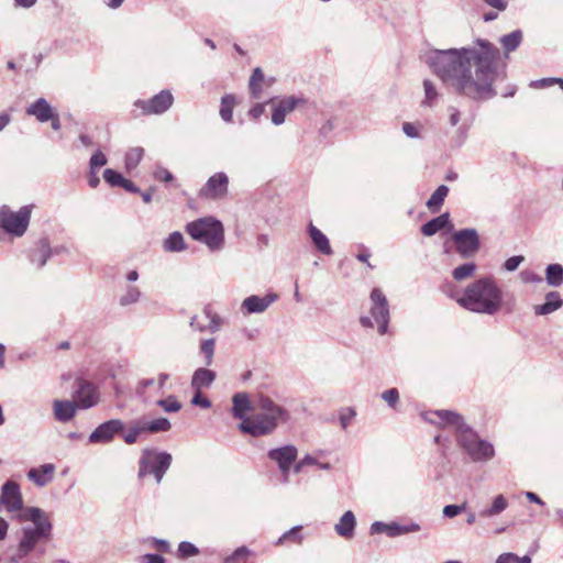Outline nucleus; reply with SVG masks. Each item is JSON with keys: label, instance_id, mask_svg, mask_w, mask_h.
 <instances>
[{"label": "nucleus", "instance_id": "20", "mask_svg": "<svg viewBox=\"0 0 563 563\" xmlns=\"http://www.w3.org/2000/svg\"><path fill=\"white\" fill-rule=\"evenodd\" d=\"M37 122H48L54 132H59L62 128L57 109L43 98H37Z\"/></svg>", "mask_w": 563, "mask_h": 563}, {"label": "nucleus", "instance_id": "29", "mask_svg": "<svg viewBox=\"0 0 563 563\" xmlns=\"http://www.w3.org/2000/svg\"><path fill=\"white\" fill-rule=\"evenodd\" d=\"M264 88H266L265 75L260 67H256L254 68L249 81L251 96L254 99H262L264 97Z\"/></svg>", "mask_w": 563, "mask_h": 563}, {"label": "nucleus", "instance_id": "25", "mask_svg": "<svg viewBox=\"0 0 563 563\" xmlns=\"http://www.w3.org/2000/svg\"><path fill=\"white\" fill-rule=\"evenodd\" d=\"M64 253H69L66 246L56 245L52 247L46 238L41 239L37 243V262H40L41 265H45L47 260L53 255H60Z\"/></svg>", "mask_w": 563, "mask_h": 563}, {"label": "nucleus", "instance_id": "8", "mask_svg": "<svg viewBox=\"0 0 563 563\" xmlns=\"http://www.w3.org/2000/svg\"><path fill=\"white\" fill-rule=\"evenodd\" d=\"M371 317H361L360 322L365 328H373L374 321L377 323L379 334H385L389 322V308L386 296L379 288H374L369 296Z\"/></svg>", "mask_w": 563, "mask_h": 563}, {"label": "nucleus", "instance_id": "32", "mask_svg": "<svg viewBox=\"0 0 563 563\" xmlns=\"http://www.w3.org/2000/svg\"><path fill=\"white\" fill-rule=\"evenodd\" d=\"M52 529L53 525L49 515L37 508V542L42 539L48 540Z\"/></svg>", "mask_w": 563, "mask_h": 563}, {"label": "nucleus", "instance_id": "30", "mask_svg": "<svg viewBox=\"0 0 563 563\" xmlns=\"http://www.w3.org/2000/svg\"><path fill=\"white\" fill-rule=\"evenodd\" d=\"M450 223L449 213H442L437 218L431 219L427 223L421 227V232L426 236H432L438 233L440 230L445 228Z\"/></svg>", "mask_w": 563, "mask_h": 563}, {"label": "nucleus", "instance_id": "34", "mask_svg": "<svg viewBox=\"0 0 563 563\" xmlns=\"http://www.w3.org/2000/svg\"><path fill=\"white\" fill-rule=\"evenodd\" d=\"M508 507V500L504 495H497L494 497L492 505L479 511V516L483 518H489L500 515Z\"/></svg>", "mask_w": 563, "mask_h": 563}, {"label": "nucleus", "instance_id": "52", "mask_svg": "<svg viewBox=\"0 0 563 563\" xmlns=\"http://www.w3.org/2000/svg\"><path fill=\"white\" fill-rule=\"evenodd\" d=\"M177 553L179 558L187 559L197 555L199 553V550L195 544L187 541H183L178 545Z\"/></svg>", "mask_w": 563, "mask_h": 563}, {"label": "nucleus", "instance_id": "56", "mask_svg": "<svg viewBox=\"0 0 563 563\" xmlns=\"http://www.w3.org/2000/svg\"><path fill=\"white\" fill-rule=\"evenodd\" d=\"M519 277L525 284H539L542 282V277L529 269L521 271Z\"/></svg>", "mask_w": 563, "mask_h": 563}, {"label": "nucleus", "instance_id": "51", "mask_svg": "<svg viewBox=\"0 0 563 563\" xmlns=\"http://www.w3.org/2000/svg\"><path fill=\"white\" fill-rule=\"evenodd\" d=\"M108 163V158L107 156L104 155V153L100 150H97L90 157L89 159V168L90 169H93V170H98L103 167L104 165H107Z\"/></svg>", "mask_w": 563, "mask_h": 563}, {"label": "nucleus", "instance_id": "3", "mask_svg": "<svg viewBox=\"0 0 563 563\" xmlns=\"http://www.w3.org/2000/svg\"><path fill=\"white\" fill-rule=\"evenodd\" d=\"M289 411L268 396L261 395L255 405V412L250 419L240 422L239 429L252 437L272 434L279 423L287 422Z\"/></svg>", "mask_w": 563, "mask_h": 563}, {"label": "nucleus", "instance_id": "33", "mask_svg": "<svg viewBox=\"0 0 563 563\" xmlns=\"http://www.w3.org/2000/svg\"><path fill=\"white\" fill-rule=\"evenodd\" d=\"M163 249L165 252L177 253L185 251L187 245L183 234L178 231H175L163 241Z\"/></svg>", "mask_w": 563, "mask_h": 563}, {"label": "nucleus", "instance_id": "62", "mask_svg": "<svg viewBox=\"0 0 563 563\" xmlns=\"http://www.w3.org/2000/svg\"><path fill=\"white\" fill-rule=\"evenodd\" d=\"M140 563H165V559L158 554H144L139 558Z\"/></svg>", "mask_w": 563, "mask_h": 563}, {"label": "nucleus", "instance_id": "54", "mask_svg": "<svg viewBox=\"0 0 563 563\" xmlns=\"http://www.w3.org/2000/svg\"><path fill=\"white\" fill-rule=\"evenodd\" d=\"M355 416H356V411L353 408H351V407L342 408L339 412L340 423H341L342 429L345 430L351 424V422Z\"/></svg>", "mask_w": 563, "mask_h": 563}, {"label": "nucleus", "instance_id": "50", "mask_svg": "<svg viewBox=\"0 0 563 563\" xmlns=\"http://www.w3.org/2000/svg\"><path fill=\"white\" fill-rule=\"evenodd\" d=\"M157 405L166 412H177L181 409V404L175 396H168L166 399L157 400Z\"/></svg>", "mask_w": 563, "mask_h": 563}, {"label": "nucleus", "instance_id": "10", "mask_svg": "<svg viewBox=\"0 0 563 563\" xmlns=\"http://www.w3.org/2000/svg\"><path fill=\"white\" fill-rule=\"evenodd\" d=\"M74 387L73 399L79 409H89L99 402V393L91 382L78 376Z\"/></svg>", "mask_w": 563, "mask_h": 563}, {"label": "nucleus", "instance_id": "44", "mask_svg": "<svg viewBox=\"0 0 563 563\" xmlns=\"http://www.w3.org/2000/svg\"><path fill=\"white\" fill-rule=\"evenodd\" d=\"M250 556L251 550L247 547H240L227 556L223 563H247Z\"/></svg>", "mask_w": 563, "mask_h": 563}, {"label": "nucleus", "instance_id": "57", "mask_svg": "<svg viewBox=\"0 0 563 563\" xmlns=\"http://www.w3.org/2000/svg\"><path fill=\"white\" fill-rule=\"evenodd\" d=\"M523 261L525 257L522 255L511 256L505 261L504 268L507 272H515Z\"/></svg>", "mask_w": 563, "mask_h": 563}, {"label": "nucleus", "instance_id": "23", "mask_svg": "<svg viewBox=\"0 0 563 563\" xmlns=\"http://www.w3.org/2000/svg\"><path fill=\"white\" fill-rule=\"evenodd\" d=\"M356 528V517L351 510H346L334 525L335 533L346 540L354 538Z\"/></svg>", "mask_w": 563, "mask_h": 563}, {"label": "nucleus", "instance_id": "48", "mask_svg": "<svg viewBox=\"0 0 563 563\" xmlns=\"http://www.w3.org/2000/svg\"><path fill=\"white\" fill-rule=\"evenodd\" d=\"M496 563H531V558L528 555L518 556L515 553L507 552L500 554L497 558Z\"/></svg>", "mask_w": 563, "mask_h": 563}, {"label": "nucleus", "instance_id": "15", "mask_svg": "<svg viewBox=\"0 0 563 563\" xmlns=\"http://www.w3.org/2000/svg\"><path fill=\"white\" fill-rule=\"evenodd\" d=\"M268 102L273 108V124L280 125L285 122L286 115L292 112L298 104L303 102V100L294 96H289L282 99L271 98Z\"/></svg>", "mask_w": 563, "mask_h": 563}, {"label": "nucleus", "instance_id": "47", "mask_svg": "<svg viewBox=\"0 0 563 563\" xmlns=\"http://www.w3.org/2000/svg\"><path fill=\"white\" fill-rule=\"evenodd\" d=\"M142 147L131 148L125 155V167L131 170L137 166L143 156Z\"/></svg>", "mask_w": 563, "mask_h": 563}, {"label": "nucleus", "instance_id": "61", "mask_svg": "<svg viewBox=\"0 0 563 563\" xmlns=\"http://www.w3.org/2000/svg\"><path fill=\"white\" fill-rule=\"evenodd\" d=\"M402 131L408 137H411V139L420 137L418 128L410 122H405L402 124Z\"/></svg>", "mask_w": 563, "mask_h": 563}, {"label": "nucleus", "instance_id": "13", "mask_svg": "<svg viewBox=\"0 0 563 563\" xmlns=\"http://www.w3.org/2000/svg\"><path fill=\"white\" fill-rule=\"evenodd\" d=\"M174 102L169 90H162L150 100H136L134 106L142 109L143 114H162L166 112Z\"/></svg>", "mask_w": 563, "mask_h": 563}, {"label": "nucleus", "instance_id": "40", "mask_svg": "<svg viewBox=\"0 0 563 563\" xmlns=\"http://www.w3.org/2000/svg\"><path fill=\"white\" fill-rule=\"evenodd\" d=\"M476 267L477 266L474 262L463 263L452 271V277L455 282L466 280L475 274Z\"/></svg>", "mask_w": 563, "mask_h": 563}, {"label": "nucleus", "instance_id": "19", "mask_svg": "<svg viewBox=\"0 0 563 563\" xmlns=\"http://www.w3.org/2000/svg\"><path fill=\"white\" fill-rule=\"evenodd\" d=\"M1 498L8 512L19 511L23 508L19 485L12 481H8L3 484Z\"/></svg>", "mask_w": 563, "mask_h": 563}, {"label": "nucleus", "instance_id": "16", "mask_svg": "<svg viewBox=\"0 0 563 563\" xmlns=\"http://www.w3.org/2000/svg\"><path fill=\"white\" fill-rule=\"evenodd\" d=\"M124 429L120 419L108 420L98 426L89 435L90 443H109L114 435Z\"/></svg>", "mask_w": 563, "mask_h": 563}, {"label": "nucleus", "instance_id": "28", "mask_svg": "<svg viewBox=\"0 0 563 563\" xmlns=\"http://www.w3.org/2000/svg\"><path fill=\"white\" fill-rule=\"evenodd\" d=\"M216 379V373L213 371L200 367L195 371L191 378V386L195 390H202L212 385Z\"/></svg>", "mask_w": 563, "mask_h": 563}, {"label": "nucleus", "instance_id": "9", "mask_svg": "<svg viewBox=\"0 0 563 563\" xmlns=\"http://www.w3.org/2000/svg\"><path fill=\"white\" fill-rule=\"evenodd\" d=\"M452 241L457 254L463 258L473 257L479 250L481 242L475 229H462L453 233Z\"/></svg>", "mask_w": 563, "mask_h": 563}, {"label": "nucleus", "instance_id": "45", "mask_svg": "<svg viewBox=\"0 0 563 563\" xmlns=\"http://www.w3.org/2000/svg\"><path fill=\"white\" fill-rule=\"evenodd\" d=\"M141 298V291L135 286L126 287L124 294L120 297V305L123 307L137 302Z\"/></svg>", "mask_w": 563, "mask_h": 563}, {"label": "nucleus", "instance_id": "46", "mask_svg": "<svg viewBox=\"0 0 563 563\" xmlns=\"http://www.w3.org/2000/svg\"><path fill=\"white\" fill-rule=\"evenodd\" d=\"M216 341L214 339L203 340L200 344V353L205 356V365L209 366L213 362Z\"/></svg>", "mask_w": 563, "mask_h": 563}, {"label": "nucleus", "instance_id": "6", "mask_svg": "<svg viewBox=\"0 0 563 563\" xmlns=\"http://www.w3.org/2000/svg\"><path fill=\"white\" fill-rule=\"evenodd\" d=\"M172 455L154 449H144L139 461V477L153 475L156 484H159L172 464Z\"/></svg>", "mask_w": 563, "mask_h": 563}, {"label": "nucleus", "instance_id": "37", "mask_svg": "<svg viewBox=\"0 0 563 563\" xmlns=\"http://www.w3.org/2000/svg\"><path fill=\"white\" fill-rule=\"evenodd\" d=\"M449 194V187L445 185L439 186L435 191L431 195V197L428 199L426 206L427 208L432 211L437 212L441 208V206L444 202L445 197Z\"/></svg>", "mask_w": 563, "mask_h": 563}, {"label": "nucleus", "instance_id": "55", "mask_svg": "<svg viewBox=\"0 0 563 563\" xmlns=\"http://www.w3.org/2000/svg\"><path fill=\"white\" fill-rule=\"evenodd\" d=\"M466 506H467L466 501L462 503L461 505H446V506H444L442 514L446 518H454L455 516L465 511Z\"/></svg>", "mask_w": 563, "mask_h": 563}, {"label": "nucleus", "instance_id": "31", "mask_svg": "<svg viewBox=\"0 0 563 563\" xmlns=\"http://www.w3.org/2000/svg\"><path fill=\"white\" fill-rule=\"evenodd\" d=\"M141 419L143 420L145 433L167 432L172 428L170 421L164 417L156 418L153 420H150L146 417H141Z\"/></svg>", "mask_w": 563, "mask_h": 563}, {"label": "nucleus", "instance_id": "53", "mask_svg": "<svg viewBox=\"0 0 563 563\" xmlns=\"http://www.w3.org/2000/svg\"><path fill=\"white\" fill-rule=\"evenodd\" d=\"M382 399L393 409H396L399 402V391L397 388H390L382 393Z\"/></svg>", "mask_w": 563, "mask_h": 563}, {"label": "nucleus", "instance_id": "41", "mask_svg": "<svg viewBox=\"0 0 563 563\" xmlns=\"http://www.w3.org/2000/svg\"><path fill=\"white\" fill-rule=\"evenodd\" d=\"M522 41V32L520 30L512 31L500 38V43L506 53L514 52Z\"/></svg>", "mask_w": 563, "mask_h": 563}, {"label": "nucleus", "instance_id": "17", "mask_svg": "<svg viewBox=\"0 0 563 563\" xmlns=\"http://www.w3.org/2000/svg\"><path fill=\"white\" fill-rule=\"evenodd\" d=\"M222 319L209 307L205 308L201 317L194 316L190 320V327L199 332L216 333L221 329Z\"/></svg>", "mask_w": 563, "mask_h": 563}, {"label": "nucleus", "instance_id": "35", "mask_svg": "<svg viewBox=\"0 0 563 563\" xmlns=\"http://www.w3.org/2000/svg\"><path fill=\"white\" fill-rule=\"evenodd\" d=\"M144 433L145 429L143 426V420L139 418L129 423V427L122 434V437L126 444H134L137 441V439Z\"/></svg>", "mask_w": 563, "mask_h": 563}, {"label": "nucleus", "instance_id": "5", "mask_svg": "<svg viewBox=\"0 0 563 563\" xmlns=\"http://www.w3.org/2000/svg\"><path fill=\"white\" fill-rule=\"evenodd\" d=\"M32 210L33 206L31 205L24 206L18 211L2 205L0 207V240H4L5 236H22L29 227Z\"/></svg>", "mask_w": 563, "mask_h": 563}, {"label": "nucleus", "instance_id": "36", "mask_svg": "<svg viewBox=\"0 0 563 563\" xmlns=\"http://www.w3.org/2000/svg\"><path fill=\"white\" fill-rule=\"evenodd\" d=\"M423 91H424V98L422 100V106L424 107H434L441 97V93L437 87V85L430 80L424 79L423 80Z\"/></svg>", "mask_w": 563, "mask_h": 563}, {"label": "nucleus", "instance_id": "24", "mask_svg": "<svg viewBox=\"0 0 563 563\" xmlns=\"http://www.w3.org/2000/svg\"><path fill=\"white\" fill-rule=\"evenodd\" d=\"M563 306V299L558 291H550L545 295V301L542 305L533 307L536 316H548L559 310Z\"/></svg>", "mask_w": 563, "mask_h": 563}, {"label": "nucleus", "instance_id": "49", "mask_svg": "<svg viewBox=\"0 0 563 563\" xmlns=\"http://www.w3.org/2000/svg\"><path fill=\"white\" fill-rule=\"evenodd\" d=\"M103 179L111 187H121L124 180V177L115 172L114 169L107 168L103 172Z\"/></svg>", "mask_w": 563, "mask_h": 563}, {"label": "nucleus", "instance_id": "43", "mask_svg": "<svg viewBox=\"0 0 563 563\" xmlns=\"http://www.w3.org/2000/svg\"><path fill=\"white\" fill-rule=\"evenodd\" d=\"M54 464H43L37 468V486H44L49 483L54 477Z\"/></svg>", "mask_w": 563, "mask_h": 563}, {"label": "nucleus", "instance_id": "27", "mask_svg": "<svg viewBox=\"0 0 563 563\" xmlns=\"http://www.w3.org/2000/svg\"><path fill=\"white\" fill-rule=\"evenodd\" d=\"M308 234L316 246V249L324 255H331L333 253L329 239L323 234L312 222L308 225Z\"/></svg>", "mask_w": 563, "mask_h": 563}, {"label": "nucleus", "instance_id": "14", "mask_svg": "<svg viewBox=\"0 0 563 563\" xmlns=\"http://www.w3.org/2000/svg\"><path fill=\"white\" fill-rule=\"evenodd\" d=\"M228 186L229 177L225 173L219 172L207 180L199 195L207 199H221L228 194Z\"/></svg>", "mask_w": 563, "mask_h": 563}, {"label": "nucleus", "instance_id": "18", "mask_svg": "<svg viewBox=\"0 0 563 563\" xmlns=\"http://www.w3.org/2000/svg\"><path fill=\"white\" fill-rule=\"evenodd\" d=\"M278 299V295L269 292L264 297L252 295L246 297L241 303L243 314L263 313L268 307Z\"/></svg>", "mask_w": 563, "mask_h": 563}, {"label": "nucleus", "instance_id": "12", "mask_svg": "<svg viewBox=\"0 0 563 563\" xmlns=\"http://www.w3.org/2000/svg\"><path fill=\"white\" fill-rule=\"evenodd\" d=\"M298 450L295 445L288 444L282 448L272 449L268 451L267 456L277 463L279 471L283 475L284 483L289 482V473L292 463L296 461Z\"/></svg>", "mask_w": 563, "mask_h": 563}, {"label": "nucleus", "instance_id": "42", "mask_svg": "<svg viewBox=\"0 0 563 563\" xmlns=\"http://www.w3.org/2000/svg\"><path fill=\"white\" fill-rule=\"evenodd\" d=\"M234 106L235 97L233 95H224L221 98L220 117L223 121H232Z\"/></svg>", "mask_w": 563, "mask_h": 563}, {"label": "nucleus", "instance_id": "39", "mask_svg": "<svg viewBox=\"0 0 563 563\" xmlns=\"http://www.w3.org/2000/svg\"><path fill=\"white\" fill-rule=\"evenodd\" d=\"M369 531L372 534L386 533L388 537L395 538L399 536V525L397 522L375 521L371 525Z\"/></svg>", "mask_w": 563, "mask_h": 563}, {"label": "nucleus", "instance_id": "63", "mask_svg": "<svg viewBox=\"0 0 563 563\" xmlns=\"http://www.w3.org/2000/svg\"><path fill=\"white\" fill-rule=\"evenodd\" d=\"M87 180H88V185L91 187V188H97L100 184V177L98 176V170H93V169H88V175H87Z\"/></svg>", "mask_w": 563, "mask_h": 563}, {"label": "nucleus", "instance_id": "26", "mask_svg": "<svg viewBox=\"0 0 563 563\" xmlns=\"http://www.w3.org/2000/svg\"><path fill=\"white\" fill-rule=\"evenodd\" d=\"M232 413L235 418L240 419L241 422L244 419H250L247 412L251 410V401L246 393H238L232 398Z\"/></svg>", "mask_w": 563, "mask_h": 563}, {"label": "nucleus", "instance_id": "2", "mask_svg": "<svg viewBox=\"0 0 563 563\" xmlns=\"http://www.w3.org/2000/svg\"><path fill=\"white\" fill-rule=\"evenodd\" d=\"M456 302L471 312L494 316L503 308L504 295L496 280L485 276L470 283Z\"/></svg>", "mask_w": 563, "mask_h": 563}, {"label": "nucleus", "instance_id": "59", "mask_svg": "<svg viewBox=\"0 0 563 563\" xmlns=\"http://www.w3.org/2000/svg\"><path fill=\"white\" fill-rule=\"evenodd\" d=\"M191 404L201 408H209L211 406L210 400L201 396V390H196V394L191 399Z\"/></svg>", "mask_w": 563, "mask_h": 563}, {"label": "nucleus", "instance_id": "64", "mask_svg": "<svg viewBox=\"0 0 563 563\" xmlns=\"http://www.w3.org/2000/svg\"><path fill=\"white\" fill-rule=\"evenodd\" d=\"M449 111V122L452 126H455L459 124L460 120H461V112L454 108V107H450L448 109Z\"/></svg>", "mask_w": 563, "mask_h": 563}, {"label": "nucleus", "instance_id": "1", "mask_svg": "<svg viewBox=\"0 0 563 563\" xmlns=\"http://www.w3.org/2000/svg\"><path fill=\"white\" fill-rule=\"evenodd\" d=\"M498 59L496 46L477 40L470 47L433 51L427 63L446 86L472 99H487L495 95L493 82L501 74Z\"/></svg>", "mask_w": 563, "mask_h": 563}, {"label": "nucleus", "instance_id": "11", "mask_svg": "<svg viewBox=\"0 0 563 563\" xmlns=\"http://www.w3.org/2000/svg\"><path fill=\"white\" fill-rule=\"evenodd\" d=\"M421 417L424 421L441 428L454 427L456 435L468 427L460 413L451 410L427 411L422 412Z\"/></svg>", "mask_w": 563, "mask_h": 563}, {"label": "nucleus", "instance_id": "4", "mask_svg": "<svg viewBox=\"0 0 563 563\" xmlns=\"http://www.w3.org/2000/svg\"><path fill=\"white\" fill-rule=\"evenodd\" d=\"M186 231L194 240L206 244L210 251H218L223 246V225L213 218H201L192 221L187 224Z\"/></svg>", "mask_w": 563, "mask_h": 563}, {"label": "nucleus", "instance_id": "22", "mask_svg": "<svg viewBox=\"0 0 563 563\" xmlns=\"http://www.w3.org/2000/svg\"><path fill=\"white\" fill-rule=\"evenodd\" d=\"M78 409L74 400L55 399L53 401L54 418L63 423L69 422L75 417Z\"/></svg>", "mask_w": 563, "mask_h": 563}, {"label": "nucleus", "instance_id": "58", "mask_svg": "<svg viewBox=\"0 0 563 563\" xmlns=\"http://www.w3.org/2000/svg\"><path fill=\"white\" fill-rule=\"evenodd\" d=\"M301 530V526H296L294 528H291L290 530H288L287 532H285L277 541V544H282L285 540L287 539H290V538H294V540L296 542H300L301 541V537L298 536V532Z\"/></svg>", "mask_w": 563, "mask_h": 563}, {"label": "nucleus", "instance_id": "38", "mask_svg": "<svg viewBox=\"0 0 563 563\" xmlns=\"http://www.w3.org/2000/svg\"><path fill=\"white\" fill-rule=\"evenodd\" d=\"M545 280L552 287H559L563 283V266L550 264L545 268Z\"/></svg>", "mask_w": 563, "mask_h": 563}, {"label": "nucleus", "instance_id": "7", "mask_svg": "<svg viewBox=\"0 0 563 563\" xmlns=\"http://www.w3.org/2000/svg\"><path fill=\"white\" fill-rule=\"evenodd\" d=\"M456 441L473 462H486L492 460L495 455L493 444L481 439L471 427L463 429L456 435Z\"/></svg>", "mask_w": 563, "mask_h": 563}, {"label": "nucleus", "instance_id": "60", "mask_svg": "<svg viewBox=\"0 0 563 563\" xmlns=\"http://www.w3.org/2000/svg\"><path fill=\"white\" fill-rule=\"evenodd\" d=\"M312 464H314V457L311 455H306L303 459H301L294 465V472L298 474L302 471L305 466H310Z\"/></svg>", "mask_w": 563, "mask_h": 563}, {"label": "nucleus", "instance_id": "21", "mask_svg": "<svg viewBox=\"0 0 563 563\" xmlns=\"http://www.w3.org/2000/svg\"><path fill=\"white\" fill-rule=\"evenodd\" d=\"M35 549V529L27 528L18 544L15 552L10 556L9 563H21Z\"/></svg>", "mask_w": 563, "mask_h": 563}]
</instances>
